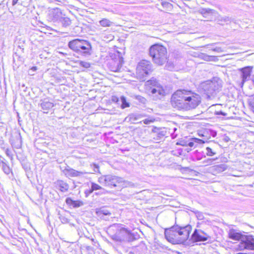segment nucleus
<instances>
[{"label": "nucleus", "instance_id": "obj_1", "mask_svg": "<svg viewBox=\"0 0 254 254\" xmlns=\"http://www.w3.org/2000/svg\"><path fill=\"white\" fill-rule=\"evenodd\" d=\"M198 94L189 90H178L172 96L171 104L178 110L189 111L195 109L201 103Z\"/></svg>", "mask_w": 254, "mask_h": 254}, {"label": "nucleus", "instance_id": "obj_2", "mask_svg": "<svg viewBox=\"0 0 254 254\" xmlns=\"http://www.w3.org/2000/svg\"><path fill=\"white\" fill-rule=\"evenodd\" d=\"M191 230L190 225L185 227L174 226L165 230V235L168 242L173 244L183 243L188 240Z\"/></svg>", "mask_w": 254, "mask_h": 254}, {"label": "nucleus", "instance_id": "obj_3", "mask_svg": "<svg viewBox=\"0 0 254 254\" xmlns=\"http://www.w3.org/2000/svg\"><path fill=\"white\" fill-rule=\"evenodd\" d=\"M150 55L155 63L163 64L167 60V50L164 46L156 44L150 48Z\"/></svg>", "mask_w": 254, "mask_h": 254}, {"label": "nucleus", "instance_id": "obj_4", "mask_svg": "<svg viewBox=\"0 0 254 254\" xmlns=\"http://www.w3.org/2000/svg\"><path fill=\"white\" fill-rule=\"evenodd\" d=\"M221 87V81L217 78H214L212 80L204 81L200 85L201 89L208 98H210L215 94Z\"/></svg>", "mask_w": 254, "mask_h": 254}, {"label": "nucleus", "instance_id": "obj_5", "mask_svg": "<svg viewBox=\"0 0 254 254\" xmlns=\"http://www.w3.org/2000/svg\"><path fill=\"white\" fill-rule=\"evenodd\" d=\"M145 86L146 89L150 90L151 93L154 97L158 99H161L165 95V90L155 79L148 80L145 83Z\"/></svg>", "mask_w": 254, "mask_h": 254}, {"label": "nucleus", "instance_id": "obj_6", "mask_svg": "<svg viewBox=\"0 0 254 254\" xmlns=\"http://www.w3.org/2000/svg\"><path fill=\"white\" fill-rule=\"evenodd\" d=\"M69 47L77 52L88 53L91 49L90 45L86 41L79 39L73 40L68 43Z\"/></svg>", "mask_w": 254, "mask_h": 254}, {"label": "nucleus", "instance_id": "obj_7", "mask_svg": "<svg viewBox=\"0 0 254 254\" xmlns=\"http://www.w3.org/2000/svg\"><path fill=\"white\" fill-rule=\"evenodd\" d=\"M151 69V64L149 61L142 60L140 61L136 67V74L140 80H143Z\"/></svg>", "mask_w": 254, "mask_h": 254}, {"label": "nucleus", "instance_id": "obj_8", "mask_svg": "<svg viewBox=\"0 0 254 254\" xmlns=\"http://www.w3.org/2000/svg\"><path fill=\"white\" fill-rule=\"evenodd\" d=\"M238 249L240 251H254V238L251 235L243 236L241 242L238 245Z\"/></svg>", "mask_w": 254, "mask_h": 254}, {"label": "nucleus", "instance_id": "obj_9", "mask_svg": "<svg viewBox=\"0 0 254 254\" xmlns=\"http://www.w3.org/2000/svg\"><path fill=\"white\" fill-rule=\"evenodd\" d=\"M131 233L127 229L122 228L116 234L111 236L112 239L116 242L128 241L131 238Z\"/></svg>", "mask_w": 254, "mask_h": 254}, {"label": "nucleus", "instance_id": "obj_10", "mask_svg": "<svg viewBox=\"0 0 254 254\" xmlns=\"http://www.w3.org/2000/svg\"><path fill=\"white\" fill-rule=\"evenodd\" d=\"M208 238V235L200 230H195L191 237L192 240L195 242L205 241Z\"/></svg>", "mask_w": 254, "mask_h": 254}, {"label": "nucleus", "instance_id": "obj_11", "mask_svg": "<svg viewBox=\"0 0 254 254\" xmlns=\"http://www.w3.org/2000/svg\"><path fill=\"white\" fill-rule=\"evenodd\" d=\"M113 181L114 176L111 175L102 176L98 179V182L101 185L111 188H112Z\"/></svg>", "mask_w": 254, "mask_h": 254}, {"label": "nucleus", "instance_id": "obj_12", "mask_svg": "<svg viewBox=\"0 0 254 254\" xmlns=\"http://www.w3.org/2000/svg\"><path fill=\"white\" fill-rule=\"evenodd\" d=\"M64 172L65 175L68 177H79L87 173L85 172H79L71 168L65 169Z\"/></svg>", "mask_w": 254, "mask_h": 254}, {"label": "nucleus", "instance_id": "obj_13", "mask_svg": "<svg viewBox=\"0 0 254 254\" xmlns=\"http://www.w3.org/2000/svg\"><path fill=\"white\" fill-rule=\"evenodd\" d=\"M252 69L253 66H246L240 69L242 72V84L250 77Z\"/></svg>", "mask_w": 254, "mask_h": 254}, {"label": "nucleus", "instance_id": "obj_14", "mask_svg": "<svg viewBox=\"0 0 254 254\" xmlns=\"http://www.w3.org/2000/svg\"><path fill=\"white\" fill-rule=\"evenodd\" d=\"M244 236L245 235H243L240 232L233 229L230 230L229 232V238L235 241H240L241 242L242 237Z\"/></svg>", "mask_w": 254, "mask_h": 254}, {"label": "nucleus", "instance_id": "obj_15", "mask_svg": "<svg viewBox=\"0 0 254 254\" xmlns=\"http://www.w3.org/2000/svg\"><path fill=\"white\" fill-rule=\"evenodd\" d=\"M126 186L125 182L123 178L114 176L112 187H125Z\"/></svg>", "mask_w": 254, "mask_h": 254}, {"label": "nucleus", "instance_id": "obj_16", "mask_svg": "<svg viewBox=\"0 0 254 254\" xmlns=\"http://www.w3.org/2000/svg\"><path fill=\"white\" fill-rule=\"evenodd\" d=\"M65 202L67 205L73 207H78L83 205V203L81 201L73 200L69 197L66 199Z\"/></svg>", "mask_w": 254, "mask_h": 254}, {"label": "nucleus", "instance_id": "obj_17", "mask_svg": "<svg viewBox=\"0 0 254 254\" xmlns=\"http://www.w3.org/2000/svg\"><path fill=\"white\" fill-rule=\"evenodd\" d=\"M56 186L62 192L67 191L69 188L67 183L61 180L58 181L56 182Z\"/></svg>", "mask_w": 254, "mask_h": 254}, {"label": "nucleus", "instance_id": "obj_18", "mask_svg": "<svg viewBox=\"0 0 254 254\" xmlns=\"http://www.w3.org/2000/svg\"><path fill=\"white\" fill-rule=\"evenodd\" d=\"M200 13L205 17L209 18V16L217 15V13L213 10L210 9H202L200 10ZM212 17H210V18H212Z\"/></svg>", "mask_w": 254, "mask_h": 254}, {"label": "nucleus", "instance_id": "obj_19", "mask_svg": "<svg viewBox=\"0 0 254 254\" xmlns=\"http://www.w3.org/2000/svg\"><path fill=\"white\" fill-rule=\"evenodd\" d=\"M51 14L53 15V19L54 20H62V12L59 8H55L53 9L51 12Z\"/></svg>", "mask_w": 254, "mask_h": 254}, {"label": "nucleus", "instance_id": "obj_20", "mask_svg": "<svg viewBox=\"0 0 254 254\" xmlns=\"http://www.w3.org/2000/svg\"><path fill=\"white\" fill-rule=\"evenodd\" d=\"M99 23L100 25L103 27H109L112 23L109 19L106 18L101 20Z\"/></svg>", "mask_w": 254, "mask_h": 254}, {"label": "nucleus", "instance_id": "obj_21", "mask_svg": "<svg viewBox=\"0 0 254 254\" xmlns=\"http://www.w3.org/2000/svg\"><path fill=\"white\" fill-rule=\"evenodd\" d=\"M121 100L122 102L121 107L122 109L129 107V104L127 102L125 97L122 96L121 98Z\"/></svg>", "mask_w": 254, "mask_h": 254}, {"label": "nucleus", "instance_id": "obj_22", "mask_svg": "<svg viewBox=\"0 0 254 254\" xmlns=\"http://www.w3.org/2000/svg\"><path fill=\"white\" fill-rule=\"evenodd\" d=\"M101 189H102V187L98 185L96 183H91V190L89 191V193H91L94 190H96Z\"/></svg>", "mask_w": 254, "mask_h": 254}, {"label": "nucleus", "instance_id": "obj_23", "mask_svg": "<svg viewBox=\"0 0 254 254\" xmlns=\"http://www.w3.org/2000/svg\"><path fill=\"white\" fill-rule=\"evenodd\" d=\"M202 58L206 61H213L215 57H213V56H208V55H206L205 54H203L202 55Z\"/></svg>", "mask_w": 254, "mask_h": 254}, {"label": "nucleus", "instance_id": "obj_24", "mask_svg": "<svg viewBox=\"0 0 254 254\" xmlns=\"http://www.w3.org/2000/svg\"><path fill=\"white\" fill-rule=\"evenodd\" d=\"M122 62H123L122 58H120L119 62L117 63V67L112 68V70L114 71H118L120 67H121V66L122 64Z\"/></svg>", "mask_w": 254, "mask_h": 254}, {"label": "nucleus", "instance_id": "obj_25", "mask_svg": "<svg viewBox=\"0 0 254 254\" xmlns=\"http://www.w3.org/2000/svg\"><path fill=\"white\" fill-rule=\"evenodd\" d=\"M42 106L43 109L45 108H51L53 107V104L51 102H44L42 104Z\"/></svg>", "mask_w": 254, "mask_h": 254}, {"label": "nucleus", "instance_id": "obj_26", "mask_svg": "<svg viewBox=\"0 0 254 254\" xmlns=\"http://www.w3.org/2000/svg\"><path fill=\"white\" fill-rule=\"evenodd\" d=\"M62 22L65 26L69 25L71 23L70 20L67 17L63 18Z\"/></svg>", "mask_w": 254, "mask_h": 254}, {"label": "nucleus", "instance_id": "obj_27", "mask_svg": "<svg viewBox=\"0 0 254 254\" xmlns=\"http://www.w3.org/2000/svg\"><path fill=\"white\" fill-rule=\"evenodd\" d=\"M80 65L86 68H88L90 66V64L89 63L83 61L80 62Z\"/></svg>", "mask_w": 254, "mask_h": 254}, {"label": "nucleus", "instance_id": "obj_28", "mask_svg": "<svg viewBox=\"0 0 254 254\" xmlns=\"http://www.w3.org/2000/svg\"><path fill=\"white\" fill-rule=\"evenodd\" d=\"M97 213H99V215H101L102 214H103L105 215H107L110 214V213L109 212V211H108L107 210H104V209L100 210L99 211H98Z\"/></svg>", "mask_w": 254, "mask_h": 254}, {"label": "nucleus", "instance_id": "obj_29", "mask_svg": "<svg viewBox=\"0 0 254 254\" xmlns=\"http://www.w3.org/2000/svg\"><path fill=\"white\" fill-rule=\"evenodd\" d=\"M206 150H207L206 154L208 156H212L215 154V153L212 152V149L209 147H207Z\"/></svg>", "mask_w": 254, "mask_h": 254}, {"label": "nucleus", "instance_id": "obj_30", "mask_svg": "<svg viewBox=\"0 0 254 254\" xmlns=\"http://www.w3.org/2000/svg\"><path fill=\"white\" fill-rule=\"evenodd\" d=\"M250 104L252 110L254 112V97L250 99Z\"/></svg>", "mask_w": 254, "mask_h": 254}, {"label": "nucleus", "instance_id": "obj_31", "mask_svg": "<svg viewBox=\"0 0 254 254\" xmlns=\"http://www.w3.org/2000/svg\"><path fill=\"white\" fill-rule=\"evenodd\" d=\"M93 167L94 172H99V166L96 164H93L91 165Z\"/></svg>", "mask_w": 254, "mask_h": 254}, {"label": "nucleus", "instance_id": "obj_32", "mask_svg": "<svg viewBox=\"0 0 254 254\" xmlns=\"http://www.w3.org/2000/svg\"><path fill=\"white\" fill-rule=\"evenodd\" d=\"M154 121V119L153 120H152V119H145L144 120H143V123L145 124H149L151 123H153Z\"/></svg>", "mask_w": 254, "mask_h": 254}, {"label": "nucleus", "instance_id": "obj_33", "mask_svg": "<svg viewBox=\"0 0 254 254\" xmlns=\"http://www.w3.org/2000/svg\"><path fill=\"white\" fill-rule=\"evenodd\" d=\"M193 140H194V141L195 142L198 143H205V141L202 140V139H200L196 138H194Z\"/></svg>", "mask_w": 254, "mask_h": 254}, {"label": "nucleus", "instance_id": "obj_34", "mask_svg": "<svg viewBox=\"0 0 254 254\" xmlns=\"http://www.w3.org/2000/svg\"><path fill=\"white\" fill-rule=\"evenodd\" d=\"M3 170L4 171V172L6 174H8L9 173L10 170L7 166H3Z\"/></svg>", "mask_w": 254, "mask_h": 254}, {"label": "nucleus", "instance_id": "obj_35", "mask_svg": "<svg viewBox=\"0 0 254 254\" xmlns=\"http://www.w3.org/2000/svg\"><path fill=\"white\" fill-rule=\"evenodd\" d=\"M213 51L217 52L218 53H221L223 51L221 48L219 47H216L213 49Z\"/></svg>", "mask_w": 254, "mask_h": 254}, {"label": "nucleus", "instance_id": "obj_36", "mask_svg": "<svg viewBox=\"0 0 254 254\" xmlns=\"http://www.w3.org/2000/svg\"><path fill=\"white\" fill-rule=\"evenodd\" d=\"M162 5L164 6H167L170 8H171L172 6L171 4L170 3L166 2H162Z\"/></svg>", "mask_w": 254, "mask_h": 254}, {"label": "nucleus", "instance_id": "obj_37", "mask_svg": "<svg viewBox=\"0 0 254 254\" xmlns=\"http://www.w3.org/2000/svg\"><path fill=\"white\" fill-rule=\"evenodd\" d=\"M112 100L114 102H117L119 99L116 96H113L112 98Z\"/></svg>", "mask_w": 254, "mask_h": 254}, {"label": "nucleus", "instance_id": "obj_38", "mask_svg": "<svg viewBox=\"0 0 254 254\" xmlns=\"http://www.w3.org/2000/svg\"><path fill=\"white\" fill-rule=\"evenodd\" d=\"M206 162L207 163V165L211 164V163L212 162V159H209L206 161Z\"/></svg>", "mask_w": 254, "mask_h": 254}, {"label": "nucleus", "instance_id": "obj_39", "mask_svg": "<svg viewBox=\"0 0 254 254\" xmlns=\"http://www.w3.org/2000/svg\"><path fill=\"white\" fill-rule=\"evenodd\" d=\"M18 0H12V5H14L16 4Z\"/></svg>", "mask_w": 254, "mask_h": 254}, {"label": "nucleus", "instance_id": "obj_40", "mask_svg": "<svg viewBox=\"0 0 254 254\" xmlns=\"http://www.w3.org/2000/svg\"><path fill=\"white\" fill-rule=\"evenodd\" d=\"M194 143L193 142H190L188 143V145L190 147H192L193 146Z\"/></svg>", "mask_w": 254, "mask_h": 254}, {"label": "nucleus", "instance_id": "obj_41", "mask_svg": "<svg viewBox=\"0 0 254 254\" xmlns=\"http://www.w3.org/2000/svg\"><path fill=\"white\" fill-rule=\"evenodd\" d=\"M37 70V67L36 66H33L31 68V70H32L33 71H35Z\"/></svg>", "mask_w": 254, "mask_h": 254}, {"label": "nucleus", "instance_id": "obj_42", "mask_svg": "<svg viewBox=\"0 0 254 254\" xmlns=\"http://www.w3.org/2000/svg\"><path fill=\"white\" fill-rule=\"evenodd\" d=\"M220 114H222V115H224V114H223L222 112H221V113H220Z\"/></svg>", "mask_w": 254, "mask_h": 254}, {"label": "nucleus", "instance_id": "obj_43", "mask_svg": "<svg viewBox=\"0 0 254 254\" xmlns=\"http://www.w3.org/2000/svg\"><path fill=\"white\" fill-rule=\"evenodd\" d=\"M131 117H133V115H131V116L130 117V118H131Z\"/></svg>", "mask_w": 254, "mask_h": 254}]
</instances>
